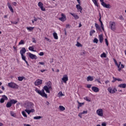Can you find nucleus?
<instances>
[{
    "label": "nucleus",
    "mask_w": 126,
    "mask_h": 126,
    "mask_svg": "<svg viewBox=\"0 0 126 126\" xmlns=\"http://www.w3.org/2000/svg\"><path fill=\"white\" fill-rule=\"evenodd\" d=\"M8 87L13 89H17L18 88V85L13 82L8 83Z\"/></svg>",
    "instance_id": "f257e3e1"
},
{
    "label": "nucleus",
    "mask_w": 126,
    "mask_h": 126,
    "mask_svg": "<svg viewBox=\"0 0 126 126\" xmlns=\"http://www.w3.org/2000/svg\"><path fill=\"white\" fill-rule=\"evenodd\" d=\"M109 28L112 31H116V23L115 22H110L109 23Z\"/></svg>",
    "instance_id": "f03ea898"
},
{
    "label": "nucleus",
    "mask_w": 126,
    "mask_h": 126,
    "mask_svg": "<svg viewBox=\"0 0 126 126\" xmlns=\"http://www.w3.org/2000/svg\"><path fill=\"white\" fill-rule=\"evenodd\" d=\"M100 1L101 2V4L103 6V7H105L106 8H110V4H107L105 2H104V0H100Z\"/></svg>",
    "instance_id": "7ed1b4c3"
},
{
    "label": "nucleus",
    "mask_w": 126,
    "mask_h": 126,
    "mask_svg": "<svg viewBox=\"0 0 126 126\" xmlns=\"http://www.w3.org/2000/svg\"><path fill=\"white\" fill-rule=\"evenodd\" d=\"M33 106H34V104H33V103L31 102H29L27 103V106L26 108L27 109L29 110V109H32V108H33Z\"/></svg>",
    "instance_id": "20e7f679"
},
{
    "label": "nucleus",
    "mask_w": 126,
    "mask_h": 126,
    "mask_svg": "<svg viewBox=\"0 0 126 126\" xmlns=\"http://www.w3.org/2000/svg\"><path fill=\"white\" fill-rule=\"evenodd\" d=\"M28 55L29 58L32 59V60H37L38 59V57H37L35 55H34L31 53H29Z\"/></svg>",
    "instance_id": "39448f33"
},
{
    "label": "nucleus",
    "mask_w": 126,
    "mask_h": 126,
    "mask_svg": "<svg viewBox=\"0 0 126 126\" xmlns=\"http://www.w3.org/2000/svg\"><path fill=\"white\" fill-rule=\"evenodd\" d=\"M108 91L111 94H114V93H116L117 90V89L114 88L113 89L112 88L109 87L108 88Z\"/></svg>",
    "instance_id": "423d86ee"
},
{
    "label": "nucleus",
    "mask_w": 126,
    "mask_h": 126,
    "mask_svg": "<svg viewBox=\"0 0 126 126\" xmlns=\"http://www.w3.org/2000/svg\"><path fill=\"white\" fill-rule=\"evenodd\" d=\"M42 82H43V80H40V79H37L34 82V85H35V86H38V85H41V84H42Z\"/></svg>",
    "instance_id": "0eeeda50"
},
{
    "label": "nucleus",
    "mask_w": 126,
    "mask_h": 126,
    "mask_svg": "<svg viewBox=\"0 0 126 126\" xmlns=\"http://www.w3.org/2000/svg\"><path fill=\"white\" fill-rule=\"evenodd\" d=\"M96 114L99 117H103V110L102 109H99L96 111Z\"/></svg>",
    "instance_id": "6e6552de"
},
{
    "label": "nucleus",
    "mask_w": 126,
    "mask_h": 126,
    "mask_svg": "<svg viewBox=\"0 0 126 126\" xmlns=\"http://www.w3.org/2000/svg\"><path fill=\"white\" fill-rule=\"evenodd\" d=\"M62 17L59 18V20H60L61 21H62L63 22V21H65L66 20V18L65 17V15L63 13H62L61 14Z\"/></svg>",
    "instance_id": "1a4fd4ad"
},
{
    "label": "nucleus",
    "mask_w": 126,
    "mask_h": 126,
    "mask_svg": "<svg viewBox=\"0 0 126 126\" xmlns=\"http://www.w3.org/2000/svg\"><path fill=\"white\" fill-rule=\"evenodd\" d=\"M62 80L64 82V83H66V81L68 80V77L67 75H64L62 78Z\"/></svg>",
    "instance_id": "9d476101"
},
{
    "label": "nucleus",
    "mask_w": 126,
    "mask_h": 126,
    "mask_svg": "<svg viewBox=\"0 0 126 126\" xmlns=\"http://www.w3.org/2000/svg\"><path fill=\"white\" fill-rule=\"evenodd\" d=\"M26 53V49H25V47L22 48L21 50L20 51V53L21 54V55H24Z\"/></svg>",
    "instance_id": "9b49d317"
},
{
    "label": "nucleus",
    "mask_w": 126,
    "mask_h": 126,
    "mask_svg": "<svg viewBox=\"0 0 126 126\" xmlns=\"http://www.w3.org/2000/svg\"><path fill=\"white\" fill-rule=\"evenodd\" d=\"M45 90L42 89L41 91V94H42V97H45V98H48V95L46 93H45Z\"/></svg>",
    "instance_id": "f8f14e48"
},
{
    "label": "nucleus",
    "mask_w": 126,
    "mask_h": 126,
    "mask_svg": "<svg viewBox=\"0 0 126 126\" xmlns=\"http://www.w3.org/2000/svg\"><path fill=\"white\" fill-rule=\"evenodd\" d=\"M76 7L77 9H78V10H79V11H80V12H82V10L83 9V8H82V7H81V6H80V4H77V5H76Z\"/></svg>",
    "instance_id": "ddd939ff"
},
{
    "label": "nucleus",
    "mask_w": 126,
    "mask_h": 126,
    "mask_svg": "<svg viewBox=\"0 0 126 126\" xmlns=\"http://www.w3.org/2000/svg\"><path fill=\"white\" fill-rule=\"evenodd\" d=\"M43 89L45 90V91H46V93H50V89H51V88L48 87V86H44Z\"/></svg>",
    "instance_id": "4468645a"
},
{
    "label": "nucleus",
    "mask_w": 126,
    "mask_h": 126,
    "mask_svg": "<svg viewBox=\"0 0 126 126\" xmlns=\"http://www.w3.org/2000/svg\"><path fill=\"white\" fill-rule=\"evenodd\" d=\"M7 6L9 9L10 10L11 12H12V13H13V12H14V11L13 10V8H12V7L11 6L10 3H7Z\"/></svg>",
    "instance_id": "2eb2a0df"
},
{
    "label": "nucleus",
    "mask_w": 126,
    "mask_h": 126,
    "mask_svg": "<svg viewBox=\"0 0 126 126\" xmlns=\"http://www.w3.org/2000/svg\"><path fill=\"white\" fill-rule=\"evenodd\" d=\"M92 90L96 93H97V92H99V88L96 87H92Z\"/></svg>",
    "instance_id": "dca6fc26"
},
{
    "label": "nucleus",
    "mask_w": 126,
    "mask_h": 126,
    "mask_svg": "<svg viewBox=\"0 0 126 126\" xmlns=\"http://www.w3.org/2000/svg\"><path fill=\"white\" fill-rule=\"evenodd\" d=\"M94 78H93V77L91 76H89L87 77V81H93Z\"/></svg>",
    "instance_id": "f3484780"
},
{
    "label": "nucleus",
    "mask_w": 126,
    "mask_h": 126,
    "mask_svg": "<svg viewBox=\"0 0 126 126\" xmlns=\"http://www.w3.org/2000/svg\"><path fill=\"white\" fill-rule=\"evenodd\" d=\"M99 39L100 43H103V40H104V38H103V35L100 34L99 35Z\"/></svg>",
    "instance_id": "a211bd4d"
},
{
    "label": "nucleus",
    "mask_w": 126,
    "mask_h": 126,
    "mask_svg": "<svg viewBox=\"0 0 126 126\" xmlns=\"http://www.w3.org/2000/svg\"><path fill=\"white\" fill-rule=\"evenodd\" d=\"M95 28H96V30H98L99 31H101V27H100V26H99V25H98V24L95 23Z\"/></svg>",
    "instance_id": "6ab92c4d"
},
{
    "label": "nucleus",
    "mask_w": 126,
    "mask_h": 126,
    "mask_svg": "<svg viewBox=\"0 0 126 126\" xmlns=\"http://www.w3.org/2000/svg\"><path fill=\"white\" fill-rule=\"evenodd\" d=\"M118 87L120 88H126V84H121L118 85Z\"/></svg>",
    "instance_id": "aec40b11"
},
{
    "label": "nucleus",
    "mask_w": 126,
    "mask_h": 126,
    "mask_svg": "<svg viewBox=\"0 0 126 126\" xmlns=\"http://www.w3.org/2000/svg\"><path fill=\"white\" fill-rule=\"evenodd\" d=\"M11 106H12V104H11V102H10V101L7 102V104L6 105V108H10V107H11Z\"/></svg>",
    "instance_id": "412c9836"
},
{
    "label": "nucleus",
    "mask_w": 126,
    "mask_h": 126,
    "mask_svg": "<svg viewBox=\"0 0 126 126\" xmlns=\"http://www.w3.org/2000/svg\"><path fill=\"white\" fill-rule=\"evenodd\" d=\"M35 91L36 92V93H38V94L42 96V92H41L40 90H38V88H36L35 89Z\"/></svg>",
    "instance_id": "4be33fe9"
},
{
    "label": "nucleus",
    "mask_w": 126,
    "mask_h": 126,
    "mask_svg": "<svg viewBox=\"0 0 126 126\" xmlns=\"http://www.w3.org/2000/svg\"><path fill=\"white\" fill-rule=\"evenodd\" d=\"M53 37L55 40H58V39H59V37L58 36V34L57 32L53 33Z\"/></svg>",
    "instance_id": "5701e85b"
},
{
    "label": "nucleus",
    "mask_w": 126,
    "mask_h": 126,
    "mask_svg": "<svg viewBox=\"0 0 126 126\" xmlns=\"http://www.w3.org/2000/svg\"><path fill=\"white\" fill-rule=\"evenodd\" d=\"M34 27H27V30L30 31V32H31V31H33V30H34Z\"/></svg>",
    "instance_id": "b1692460"
},
{
    "label": "nucleus",
    "mask_w": 126,
    "mask_h": 126,
    "mask_svg": "<svg viewBox=\"0 0 126 126\" xmlns=\"http://www.w3.org/2000/svg\"><path fill=\"white\" fill-rule=\"evenodd\" d=\"M46 86H47V87L49 88L52 89V83L50 81L47 82Z\"/></svg>",
    "instance_id": "393cba45"
},
{
    "label": "nucleus",
    "mask_w": 126,
    "mask_h": 126,
    "mask_svg": "<svg viewBox=\"0 0 126 126\" xmlns=\"http://www.w3.org/2000/svg\"><path fill=\"white\" fill-rule=\"evenodd\" d=\"M59 109L60 110V111H64V110H65V108H64V107H63V106L60 105L59 106Z\"/></svg>",
    "instance_id": "a878e982"
},
{
    "label": "nucleus",
    "mask_w": 126,
    "mask_h": 126,
    "mask_svg": "<svg viewBox=\"0 0 126 126\" xmlns=\"http://www.w3.org/2000/svg\"><path fill=\"white\" fill-rule=\"evenodd\" d=\"M84 100H86V101H87V102H91V98H89L88 96H86L85 97H84Z\"/></svg>",
    "instance_id": "bb28decb"
},
{
    "label": "nucleus",
    "mask_w": 126,
    "mask_h": 126,
    "mask_svg": "<svg viewBox=\"0 0 126 126\" xmlns=\"http://www.w3.org/2000/svg\"><path fill=\"white\" fill-rule=\"evenodd\" d=\"M10 102H11V103L12 104H16V103H17V100H15L14 99H11L10 100Z\"/></svg>",
    "instance_id": "cd10ccee"
},
{
    "label": "nucleus",
    "mask_w": 126,
    "mask_h": 126,
    "mask_svg": "<svg viewBox=\"0 0 126 126\" xmlns=\"http://www.w3.org/2000/svg\"><path fill=\"white\" fill-rule=\"evenodd\" d=\"M29 50L30 51H32V52H36V50H34V47L33 46H30L29 48Z\"/></svg>",
    "instance_id": "c85d7f7f"
},
{
    "label": "nucleus",
    "mask_w": 126,
    "mask_h": 126,
    "mask_svg": "<svg viewBox=\"0 0 126 126\" xmlns=\"http://www.w3.org/2000/svg\"><path fill=\"white\" fill-rule=\"evenodd\" d=\"M2 98L3 99V100L5 101L8 100V98H7V96H6V95H2Z\"/></svg>",
    "instance_id": "c756f323"
},
{
    "label": "nucleus",
    "mask_w": 126,
    "mask_h": 126,
    "mask_svg": "<svg viewBox=\"0 0 126 126\" xmlns=\"http://www.w3.org/2000/svg\"><path fill=\"white\" fill-rule=\"evenodd\" d=\"M77 102L78 104V106H79V107H82V106L84 105V102L81 103V102H79V101H77Z\"/></svg>",
    "instance_id": "7c9ffc66"
},
{
    "label": "nucleus",
    "mask_w": 126,
    "mask_h": 126,
    "mask_svg": "<svg viewBox=\"0 0 126 126\" xmlns=\"http://www.w3.org/2000/svg\"><path fill=\"white\" fill-rule=\"evenodd\" d=\"M95 30H91L90 32V35L93 36V34H94V33H95Z\"/></svg>",
    "instance_id": "2f4dec72"
},
{
    "label": "nucleus",
    "mask_w": 126,
    "mask_h": 126,
    "mask_svg": "<svg viewBox=\"0 0 126 126\" xmlns=\"http://www.w3.org/2000/svg\"><path fill=\"white\" fill-rule=\"evenodd\" d=\"M92 1L94 2V5H95V6H98V3H97V0H92Z\"/></svg>",
    "instance_id": "473e14b6"
},
{
    "label": "nucleus",
    "mask_w": 126,
    "mask_h": 126,
    "mask_svg": "<svg viewBox=\"0 0 126 126\" xmlns=\"http://www.w3.org/2000/svg\"><path fill=\"white\" fill-rule=\"evenodd\" d=\"M101 58H107V55H106V53H103L100 55Z\"/></svg>",
    "instance_id": "72a5a7b5"
},
{
    "label": "nucleus",
    "mask_w": 126,
    "mask_h": 126,
    "mask_svg": "<svg viewBox=\"0 0 126 126\" xmlns=\"http://www.w3.org/2000/svg\"><path fill=\"white\" fill-rule=\"evenodd\" d=\"M34 120H40V119H42V117L41 116H35L33 118Z\"/></svg>",
    "instance_id": "f704fd0d"
},
{
    "label": "nucleus",
    "mask_w": 126,
    "mask_h": 126,
    "mask_svg": "<svg viewBox=\"0 0 126 126\" xmlns=\"http://www.w3.org/2000/svg\"><path fill=\"white\" fill-rule=\"evenodd\" d=\"M98 41L99 40H98V39H97V38H94L93 40L94 43H95L96 44H98Z\"/></svg>",
    "instance_id": "c9c22d12"
},
{
    "label": "nucleus",
    "mask_w": 126,
    "mask_h": 126,
    "mask_svg": "<svg viewBox=\"0 0 126 126\" xmlns=\"http://www.w3.org/2000/svg\"><path fill=\"white\" fill-rule=\"evenodd\" d=\"M21 56L22 57V59L23 60V61H24L25 62V61H26V56H24V55Z\"/></svg>",
    "instance_id": "e433bc0d"
},
{
    "label": "nucleus",
    "mask_w": 126,
    "mask_h": 126,
    "mask_svg": "<svg viewBox=\"0 0 126 126\" xmlns=\"http://www.w3.org/2000/svg\"><path fill=\"white\" fill-rule=\"evenodd\" d=\"M38 5L40 8L42 7V6H43V3H42V2H39L38 3Z\"/></svg>",
    "instance_id": "4c0bfd02"
},
{
    "label": "nucleus",
    "mask_w": 126,
    "mask_h": 126,
    "mask_svg": "<svg viewBox=\"0 0 126 126\" xmlns=\"http://www.w3.org/2000/svg\"><path fill=\"white\" fill-rule=\"evenodd\" d=\"M22 114L23 116L25 117V118H27V114L25 113V111H22Z\"/></svg>",
    "instance_id": "58836bf2"
},
{
    "label": "nucleus",
    "mask_w": 126,
    "mask_h": 126,
    "mask_svg": "<svg viewBox=\"0 0 126 126\" xmlns=\"http://www.w3.org/2000/svg\"><path fill=\"white\" fill-rule=\"evenodd\" d=\"M19 45H24V40H21L19 42Z\"/></svg>",
    "instance_id": "ea45409f"
},
{
    "label": "nucleus",
    "mask_w": 126,
    "mask_h": 126,
    "mask_svg": "<svg viewBox=\"0 0 126 126\" xmlns=\"http://www.w3.org/2000/svg\"><path fill=\"white\" fill-rule=\"evenodd\" d=\"M77 47H82V45L79 43V42L77 41V44L76 45Z\"/></svg>",
    "instance_id": "a19ab883"
},
{
    "label": "nucleus",
    "mask_w": 126,
    "mask_h": 126,
    "mask_svg": "<svg viewBox=\"0 0 126 126\" xmlns=\"http://www.w3.org/2000/svg\"><path fill=\"white\" fill-rule=\"evenodd\" d=\"M18 79L19 81H22L23 80V77H18Z\"/></svg>",
    "instance_id": "79ce46f5"
},
{
    "label": "nucleus",
    "mask_w": 126,
    "mask_h": 126,
    "mask_svg": "<svg viewBox=\"0 0 126 126\" xmlns=\"http://www.w3.org/2000/svg\"><path fill=\"white\" fill-rule=\"evenodd\" d=\"M113 80L112 81V82L114 83V82H116V81H117V78H115V77H113Z\"/></svg>",
    "instance_id": "37998d69"
},
{
    "label": "nucleus",
    "mask_w": 126,
    "mask_h": 126,
    "mask_svg": "<svg viewBox=\"0 0 126 126\" xmlns=\"http://www.w3.org/2000/svg\"><path fill=\"white\" fill-rule=\"evenodd\" d=\"M40 8L42 11H46V9L45 8V7H44L43 6H42V7H40Z\"/></svg>",
    "instance_id": "c03bdc74"
},
{
    "label": "nucleus",
    "mask_w": 126,
    "mask_h": 126,
    "mask_svg": "<svg viewBox=\"0 0 126 126\" xmlns=\"http://www.w3.org/2000/svg\"><path fill=\"white\" fill-rule=\"evenodd\" d=\"M119 19H120V20H125V18H123V15H120L119 16Z\"/></svg>",
    "instance_id": "a18cd8bd"
},
{
    "label": "nucleus",
    "mask_w": 126,
    "mask_h": 126,
    "mask_svg": "<svg viewBox=\"0 0 126 126\" xmlns=\"http://www.w3.org/2000/svg\"><path fill=\"white\" fill-rule=\"evenodd\" d=\"M25 112H26V113H27L28 114V115H30V113H31L30 112V110L29 109H26L25 110Z\"/></svg>",
    "instance_id": "49530a36"
},
{
    "label": "nucleus",
    "mask_w": 126,
    "mask_h": 126,
    "mask_svg": "<svg viewBox=\"0 0 126 126\" xmlns=\"http://www.w3.org/2000/svg\"><path fill=\"white\" fill-rule=\"evenodd\" d=\"M105 41L107 46H109V42H108V39L105 38Z\"/></svg>",
    "instance_id": "de8ad7c7"
},
{
    "label": "nucleus",
    "mask_w": 126,
    "mask_h": 126,
    "mask_svg": "<svg viewBox=\"0 0 126 126\" xmlns=\"http://www.w3.org/2000/svg\"><path fill=\"white\" fill-rule=\"evenodd\" d=\"M4 101L3 98H1L0 99V103H1V104H2V103H4Z\"/></svg>",
    "instance_id": "09e8293b"
},
{
    "label": "nucleus",
    "mask_w": 126,
    "mask_h": 126,
    "mask_svg": "<svg viewBox=\"0 0 126 126\" xmlns=\"http://www.w3.org/2000/svg\"><path fill=\"white\" fill-rule=\"evenodd\" d=\"M33 18H34L33 20H32V23H34V21H37V18H36V17H33Z\"/></svg>",
    "instance_id": "8fccbe9b"
},
{
    "label": "nucleus",
    "mask_w": 126,
    "mask_h": 126,
    "mask_svg": "<svg viewBox=\"0 0 126 126\" xmlns=\"http://www.w3.org/2000/svg\"><path fill=\"white\" fill-rule=\"evenodd\" d=\"M87 113H88V111L87 110L84 111L83 112H81L82 115H84V114H87Z\"/></svg>",
    "instance_id": "3c124183"
},
{
    "label": "nucleus",
    "mask_w": 126,
    "mask_h": 126,
    "mask_svg": "<svg viewBox=\"0 0 126 126\" xmlns=\"http://www.w3.org/2000/svg\"><path fill=\"white\" fill-rule=\"evenodd\" d=\"M75 19H78V18H79V17L78 16V15H75L74 17Z\"/></svg>",
    "instance_id": "603ef678"
},
{
    "label": "nucleus",
    "mask_w": 126,
    "mask_h": 126,
    "mask_svg": "<svg viewBox=\"0 0 126 126\" xmlns=\"http://www.w3.org/2000/svg\"><path fill=\"white\" fill-rule=\"evenodd\" d=\"M92 86V85H90V84H88L87 85V88H91V87Z\"/></svg>",
    "instance_id": "864d4df0"
},
{
    "label": "nucleus",
    "mask_w": 126,
    "mask_h": 126,
    "mask_svg": "<svg viewBox=\"0 0 126 126\" xmlns=\"http://www.w3.org/2000/svg\"><path fill=\"white\" fill-rule=\"evenodd\" d=\"M95 81H97L98 82V83H100L101 84V82L100 81V79H95Z\"/></svg>",
    "instance_id": "5fc2aeb1"
},
{
    "label": "nucleus",
    "mask_w": 126,
    "mask_h": 126,
    "mask_svg": "<svg viewBox=\"0 0 126 126\" xmlns=\"http://www.w3.org/2000/svg\"><path fill=\"white\" fill-rule=\"evenodd\" d=\"M38 63L39 64H41V65H44L45 64V63H44V62H39Z\"/></svg>",
    "instance_id": "6e6d98bb"
},
{
    "label": "nucleus",
    "mask_w": 126,
    "mask_h": 126,
    "mask_svg": "<svg viewBox=\"0 0 126 126\" xmlns=\"http://www.w3.org/2000/svg\"><path fill=\"white\" fill-rule=\"evenodd\" d=\"M39 55L40 56H42L44 55V52H40V53H39Z\"/></svg>",
    "instance_id": "4d7b16f0"
},
{
    "label": "nucleus",
    "mask_w": 126,
    "mask_h": 126,
    "mask_svg": "<svg viewBox=\"0 0 126 126\" xmlns=\"http://www.w3.org/2000/svg\"><path fill=\"white\" fill-rule=\"evenodd\" d=\"M30 112H31V113H34V112H35V110L33 109H32L31 110H30Z\"/></svg>",
    "instance_id": "13d9d810"
},
{
    "label": "nucleus",
    "mask_w": 126,
    "mask_h": 126,
    "mask_svg": "<svg viewBox=\"0 0 126 126\" xmlns=\"http://www.w3.org/2000/svg\"><path fill=\"white\" fill-rule=\"evenodd\" d=\"M12 24H15L16 25L17 23H18V22H11Z\"/></svg>",
    "instance_id": "bf43d9fd"
},
{
    "label": "nucleus",
    "mask_w": 126,
    "mask_h": 126,
    "mask_svg": "<svg viewBox=\"0 0 126 126\" xmlns=\"http://www.w3.org/2000/svg\"><path fill=\"white\" fill-rule=\"evenodd\" d=\"M12 4L14 5V6H16L17 3H16V2H13Z\"/></svg>",
    "instance_id": "052dcab7"
},
{
    "label": "nucleus",
    "mask_w": 126,
    "mask_h": 126,
    "mask_svg": "<svg viewBox=\"0 0 126 126\" xmlns=\"http://www.w3.org/2000/svg\"><path fill=\"white\" fill-rule=\"evenodd\" d=\"M82 113H80L79 114H78V116L80 117V118H82Z\"/></svg>",
    "instance_id": "680f3d73"
},
{
    "label": "nucleus",
    "mask_w": 126,
    "mask_h": 126,
    "mask_svg": "<svg viewBox=\"0 0 126 126\" xmlns=\"http://www.w3.org/2000/svg\"><path fill=\"white\" fill-rule=\"evenodd\" d=\"M32 42L36 43V39H35V38H32Z\"/></svg>",
    "instance_id": "e2e57ef3"
},
{
    "label": "nucleus",
    "mask_w": 126,
    "mask_h": 126,
    "mask_svg": "<svg viewBox=\"0 0 126 126\" xmlns=\"http://www.w3.org/2000/svg\"><path fill=\"white\" fill-rule=\"evenodd\" d=\"M113 61H114L115 64H117L118 62H117V60H116L115 59H113Z\"/></svg>",
    "instance_id": "0e129e2a"
},
{
    "label": "nucleus",
    "mask_w": 126,
    "mask_h": 126,
    "mask_svg": "<svg viewBox=\"0 0 126 126\" xmlns=\"http://www.w3.org/2000/svg\"><path fill=\"white\" fill-rule=\"evenodd\" d=\"M10 114H11V116H12V117H14V113H13V112L11 111Z\"/></svg>",
    "instance_id": "69168bd1"
},
{
    "label": "nucleus",
    "mask_w": 126,
    "mask_h": 126,
    "mask_svg": "<svg viewBox=\"0 0 126 126\" xmlns=\"http://www.w3.org/2000/svg\"><path fill=\"white\" fill-rule=\"evenodd\" d=\"M102 126H106V123H102L101 124Z\"/></svg>",
    "instance_id": "338daca9"
},
{
    "label": "nucleus",
    "mask_w": 126,
    "mask_h": 126,
    "mask_svg": "<svg viewBox=\"0 0 126 126\" xmlns=\"http://www.w3.org/2000/svg\"><path fill=\"white\" fill-rule=\"evenodd\" d=\"M24 126H31V125L29 124H24Z\"/></svg>",
    "instance_id": "774afa93"
}]
</instances>
